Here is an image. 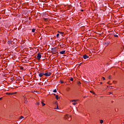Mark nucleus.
<instances>
[{"label": "nucleus", "mask_w": 124, "mask_h": 124, "mask_svg": "<svg viewBox=\"0 0 124 124\" xmlns=\"http://www.w3.org/2000/svg\"><path fill=\"white\" fill-rule=\"evenodd\" d=\"M59 36H60V34L59 33H57V35H56L57 38H59Z\"/></svg>", "instance_id": "nucleus-14"}, {"label": "nucleus", "mask_w": 124, "mask_h": 124, "mask_svg": "<svg viewBox=\"0 0 124 124\" xmlns=\"http://www.w3.org/2000/svg\"><path fill=\"white\" fill-rule=\"evenodd\" d=\"M77 104V103L74 102L73 103V105H76Z\"/></svg>", "instance_id": "nucleus-25"}, {"label": "nucleus", "mask_w": 124, "mask_h": 124, "mask_svg": "<svg viewBox=\"0 0 124 124\" xmlns=\"http://www.w3.org/2000/svg\"><path fill=\"white\" fill-rule=\"evenodd\" d=\"M24 118V116H21L20 119H22Z\"/></svg>", "instance_id": "nucleus-23"}, {"label": "nucleus", "mask_w": 124, "mask_h": 124, "mask_svg": "<svg viewBox=\"0 0 124 124\" xmlns=\"http://www.w3.org/2000/svg\"><path fill=\"white\" fill-rule=\"evenodd\" d=\"M43 75H44V73L43 72V73H40L39 74V76L40 77H42L43 76Z\"/></svg>", "instance_id": "nucleus-5"}, {"label": "nucleus", "mask_w": 124, "mask_h": 124, "mask_svg": "<svg viewBox=\"0 0 124 124\" xmlns=\"http://www.w3.org/2000/svg\"><path fill=\"white\" fill-rule=\"evenodd\" d=\"M114 36L115 37H119V36L118 35V34H114Z\"/></svg>", "instance_id": "nucleus-15"}, {"label": "nucleus", "mask_w": 124, "mask_h": 124, "mask_svg": "<svg viewBox=\"0 0 124 124\" xmlns=\"http://www.w3.org/2000/svg\"><path fill=\"white\" fill-rule=\"evenodd\" d=\"M78 101V100H72V102H77Z\"/></svg>", "instance_id": "nucleus-22"}, {"label": "nucleus", "mask_w": 124, "mask_h": 124, "mask_svg": "<svg viewBox=\"0 0 124 124\" xmlns=\"http://www.w3.org/2000/svg\"><path fill=\"white\" fill-rule=\"evenodd\" d=\"M52 74L50 72H47L46 73H44V75L46 76H50V75Z\"/></svg>", "instance_id": "nucleus-3"}, {"label": "nucleus", "mask_w": 124, "mask_h": 124, "mask_svg": "<svg viewBox=\"0 0 124 124\" xmlns=\"http://www.w3.org/2000/svg\"><path fill=\"white\" fill-rule=\"evenodd\" d=\"M109 88L110 89H111V88H112V86H109Z\"/></svg>", "instance_id": "nucleus-29"}, {"label": "nucleus", "mask_w": 124, "mask_h": 124, "mask_svg": "<svg viewBox=\"0 0 124 124\" xmlns=\"http://www.w3.org/2000/svg\"><path fill=\"white\" fill-rule=\"evenodd\" d=\"M58 32L62 36H63V34H64V32H61V31H58Z\"/></svg>", "instance_id": "nucleus-9"}, {"label": "nucleus", "mask_w": 124, "mask_h": 124, "mask_svg": "<svg viewBox=\"0 0 124 124\" xmlns=\"http://www.w3.org/2000/svg\"><path fill=\"white\" fill-rule=\"evenodd\" d=\"M89 58V56H88V55H83V58L86 60V59H87Z\"/></svg>", "instance_id": "nucleus-4"}, {"label": "nucleus", "mask_w": 124, "mask_h": 124, "mask_svg": "<svg viewBox=\"0 0 124 124\" xmlns=\"http://www.w3.org/2000/svg\"><path fill=\"white\" fill-rule=\"evenodd\" d=\"M57 91L56 89H55L53 90V93H57Z\"/></svg>", "instance_id": "nucleus-19"}, {"label": "nucleus", "mask_w": 124, "mask_h": 124, "mask_svg": "<svg viewBox=\"0 0 124 124\" xmlns=\"http://www.w3.org/2000/svg\"><path fill=\"white\" fill-rule=\"evenodd\" d=\"M56 48H57L56 47H54V48H51V50L52 51V53L53 54H56V52L58 53L57 51L56 50Z\"/></svg>", "instance_id": "nucleus-1"}, {"label": "nucleus", "mask_w": 124, "mask_h": 124, "mask_svg": "<svg viewBox=\"0 0 124 124\" xmlns=\"http://www.w3.org/2000/svg\"><path fill=\"white\" fill-rule=\"evenodd\" d=\"M56 100H59V95H56Z\"/></svg>", "instance_id": "nucleus-12"}, {"label": "nucleus", "mask_w": 124, "mask_h": 124, "mask_svg": "<svg viewBox=\"0 0 124 124\" xmlns=\"http://www.w3.org/2000/svg\"><path fill=\"white\" fill-rule=\"evenodd\" d=\"M41 57H42V55L40 53H38V54H37V58L39 60H41Z\"/></svg>", "instance_id": "nucleus-2"}, {"label": "nucleus", "mask_w": 124, "mask_h": 124, "mask_svg": "<svg viewBox=\"0 0 124 124\" xmlns=\"http://www.w3.org/2000/svg\"><path fill=\"white\" fill-rule=\"evenodd\" d=\"M21 69H23V67H21Z\"/></svg>", "instance_id": "nucleus-33"}, {"label": "nucleus", "mask_w": 124, "mask_h": 124, "mask_svg": "<svg viewBox=\"0 0 124 124\" xmlns=\"http://www.w3.org/2000/svg\"><path fill=\"white\" fill-rule=\"evenodd\" d=\"M40 103L39 102L38 105H40Z\"/></svg>", "instance_id": "nucleus-31"}, {"label": "nucleus", "mask_w": 124, "mask_h": 124, "mask_svg": "<svg viewBox=\"0 0 124 124\" xmlns=\"http://www.w3.org/2000/svg\"><path fill=\"white\" fill-rule=\"evenodd\" d=\"M81 11L83 12V11H84V10H81Z\"/></svg>", "instance_id": "nucleus-34"}, {"label": "nucleus", "mask_w": 124, "mask_h": 124, "mask_svg": "<svg viewBox=\"0 0 124 124\" xmlns=\"http://www.w3.org/2000/svg\"><path fill=\"white\" fill-rule=\"evenodd\" d=\"M2 99V98L1 97H0V100H1Z\"/></svg>", "instance_id": "nucleus-32"}, {"label": "nucleus", "mask_w": 124, "mask_h": 124, "mask_svg": "<svg viewBox=\"0 0 124 124\" xmlns=\"http://www.w3.org/2000/svg\"><path fill=\"white\" fill-rule=\"evenodd\" d=\"M67 117H68V120H70V121L71 120V116L69 115H66Z\"/></svg>", "instance_id": "nucleus-7"}, {"label": "nucleus", "mask_w": 124, "mask_h": 124, "mask_svg": "<svg viewBox=\"0 0 124 124\" xmlns=\"http://www.w3.org/2000/svg\"><path fill=\"white\" fill-rule=\"evenodd\" d=\"M24 100L25 101L24 102V103H28L27 101H26V98L24 99Z\"/></svg>", "instance_id": "nucleus-21"}, {"label": "nucleus", "mask_w": 124, "mask_h": 124, "mask_svg": "<svg viewBox=\"0 0 124 124\" xmlns=\"http://www.w3.org/2000/svg\"><path fill=\"white\" fill-rule=\"evenodd\" d=\"M60 81H61V83H64L63 81L61 80Z\"/></svg>", "instance_id": "nucleus-28"}, {"label": "nucleus", "mask_w": 124, "mask_h": 124, "mask_svg": "<svg viewBox=\"0 0 124 124\" xmlns=\"http://www.w3.org/2000/svg\"><path fill=\"white\" fill-rule=\"evenodd\" d=\"M122 51H123V49H122Z\"/></svg>", "instance_id": "nucleus-39"}, {"label": "nucleus", "mask_w": 124, "mask_h": 124, "mask_svg": "<svg viewBox=\"0 0 124 124\" xmlns=\"http://www.w3.org/2000/svg\"><path fill=\"white\" fill-rule=\"evenodd\" d=\"M70 80L71 81H73V78H70Z\"/></svg>", "instance_id": "nucleus-24"}, {"label": "nucleus", "mask_w": 124, "mask_h": 124, "mask_svg": "<svg viewBox=\"0 0 124 124\" xmlns=\"http://www.w3.org/2000/svg\"><path fill=\"white\" fill-rule=\"evenodd\" d=\"M8 43L9 44H10L12 43V41H8Z\"/></svg>", "instance_id": "nucleus-20"}, {"label": "nucleus", "mask_w": 124, "mask_h": 124, "mask_svg": "<svg viewBox=\"0 0 124 124\" xmlns=\"http://www.w3.org/2000/svg\"><path fill=\"white\" fill-rule=\"evenodd\" d=\"M101 84H102V82H101Z\"/></svg>", "instance_id": "nucleus-40"}, {"label": "nucleus", "mask_w": 124, "mask_h": 124, "mask_svg": "<svg viewBox=\"0 0 124 124\" xmlns=\"http://www.w3.org/2000/svg\"><path fill=\"white\" fill-rule=\"evenodd\" d=\"M122 51H123V49H122Z\"/></svg>", "instance_id": "nucleus-38"}, {"label": "nucleus", "mask_w": 124, "mask_h": 124, "mask_svg": "<svg viewBox=\"0 0 124 124\" xmlns=\"http://www.w3.org/2000/svg\"><path fill=\"white\" fill-rule=\"evenodd\" d=\"M65 50H63V51H61V52H60V54H62V55H63V54H65Z\"/></svg>", "instance_id": "nucleus-8"}, {"label": "nucleus", "mask_w": 124, "mask_h": 124, "mask_svg": "<svg viewBox=\"0 0 124 124\" xmlns=\"http://www.w3.org/2000/svg\"><path fill=\"white\" fill-rule=\"evenodd\" d=\"M55 104H56L57 105V108L56 109H59V106H58V102L57 101H56L55 103Z\"/></svg>", "instance_id": "nucleus-10"}, {"label": "nucleus", "mask_w": 124, "mask_h": 124, "mask_svg": "<svg viewBox=\"0 0 124 124\" xmlns=\"http://www.w3.org/2000/svg\"><path fill=\"white\" fill-rule=\"evenodd\" d=\"M17 78H18V79H21V77H18Z\"/></svg>", "instance_id": "nucleus-26"}, {"label": "nucleus", "mask_w": 124, "mask_h": 124, "mask_svg": "<svg viewBox=\"0 0 124 124\" xmlns=\"http://www.w3.org/2000/svg\"><path fill=\"white\" fill-rule=\"evenodd\" d=\"M7 94H8L9 95H12L15 94V93H7Z\"/></svg>", "instance_id": "nucleus-6"}, {"label": "nucleus", "mask_w": 124, "mask_h": 124, "mask_svg": "<svg viewBox=\"0 0 124 124\" xmlns=\"http://www.w3.org/2000/svg\"><path fill=\"white\" fill-rule=\"evenodd\" d=\"M41 103H42L43 106H45V105H46V104L44 103H43V102H41Z\"/></svg>", "instance_id": "nucleus-16"}, {"label": "nucleus", "mask_w": 124, "mask_h": 124, "mask_svg": "<svg viewBox=\"0 0 124 124\" xmlns=\"http://www.w3.org/2000/svg\"><path fill=\"white\" fill-rule=\"evenodd\" d=\"M80 84H81V83H80L79 81H78V86H80Z\"/></svg>", "instance_id": "nucleus-17"}, {"label": "nucleus", "mask_w": 124, "mask_h": 124, "mask_svg": "<svg viewBox=\"0 0 124 124\" xmlns=\"http://www.w3.org/2000/svg\"><path fill=\"white\" fill-rule=\"evenodd\" d=\"M35 30H36V29H34V28H33V29H32L31 30V32H34L35 31Z\"/></svg>", "instance_id": "nucleus-11"}, {"label": "nucleus", "mask_w": 124, "mask_h": 124, "mask_svg": "<svg viewBox=\"0 0 124 124\" xmlns=\"http://www.w3.org/2000/svg\"><path fill=\"white\" fill-rule=\"evenodd\" d=\"M38 103H39L38 102H37V104H38Z\"/></svg>", "instance_id": "nucleus-35"}, {"label": "nucleus", "mask_w": 124, "mask_h": 124, "mask_svg": "<svg viewBox=\"0 0 124 124\" xmlns=\"http://www.w3.org/2000/svg\"><path fill=\"white\" fill-rule=\"evenodd\" d=\"M54 95H56V94H55V93H54Z\"/></svg>", "instance_id": "nucleus-37"}, {"label": "nucleus", "mask_w": 124, "mask_h": 124, "mask_svg": "<svg viewBox=\"0 0 124 124\" xmlns=\"http://www.w3.org/2000/svg\"><path fill=\"white\" fill-rule=\"evenodd\" d=\"M110 94H112V93H110Z\"/></svg>", "instance_id": "nucleus-36"}, {"label": "nucleus", "mask_w": 124, "mask_h": 124, "mask_svg": "<svg viewBox=\"0 0 124 124\" xmlns=\"http://www.w3.org/2000/svg\"><path fill=\"white\" fill-rule=\"evenodd\" d=\"M102 78H103V80H105V78L104 77H103Z\"/></svg>", "instance_id": "nucleus-30"}, {"label": "nucleus", "mask_w": 124, "mask_h": 124, "mask_svg": "<svg viewBox=\"0 0 124 124\" xmlns=\"http://www.w3.org/2000/svg\"><path fill=\"white\" fill-rule=\"evenodd\" d=\"M104 123L103 120H100V123L103 124Z\"/></svg>", "instance_id": "nucleus-18"}, {"label": "nucleus", "mask_w": 124, "mask_h": 124, "mask_svg": "<svg viewBox=\"0 0 124 124\" xmlns=\"http://www.w3.org/2000/svg\"><path fill=\"white\" fill-rule=\"evenodd\" d=\"M109 43V42H106V43H105L104 44V45H105L106 46H107L108 45Z\"/></svg>", "instance_id": "nucleus-13"}, {"label": "nucleus", "mask_w": 124, "mask_h": 124, "mask_svg": "<svg viewBox=\"0 0 124 124\" xmlns=\"http://www.w3.org/2000/svg\"><path fill=\"white\" fill-rule=\"evenodd\" d=\"M111 76H109V77H108L109 79H111Z\"/></svg>", "instance_id": "nucleus-27"}]
</instances>
